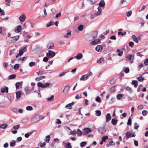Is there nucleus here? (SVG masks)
Here are the masks:
<instances>
[{
    "mask_svg": "<svg viewBox=\"0 0 148 148\" xmlns=\"http://www.w3.org/2000/svg\"><path fill=\"white\" fill-rule=\"evenodd\" d=\"M98 31H95L94 32H92L91 33V36L92 37V38L91 39H89L88 38L86 39L87 40L90 41L91 40H93L94 39L96 38L98 34Z\"/></svg>",
    "mask_w": 148,
    "mask_h": 148,
    "instance_id": "f257e3e1",
    "label": "nucleus"
},
{
    "mask_svg": "<svg viewBox=\"0 0 148 148\" xmlns=\"http://www.w3.org/2000/svg\"><path fill=\"white\" fill-rule=\"evenodd\" d=\"M19 37V36H18L11 37L10 38L9 40L12 43H14L18 40Z\"/></svg>",
    "mask_w": 148,
    "mask_h": 148,
    "instance_id": "f03ea898",
    "label": "nucleus"
},
{
    "mask_svg": "<svg viewBox=\"0 0 148 148\" xmlns=\"http://www.w3.org/2000/svg\"><path fill=\"white\" fill-rule=\"evenodd\" d=\"M47 56L49 58H53L55 55V53L52 51H49L48 53H47Z\"/></svg>",
    "mask_w": 148,
    "mask_h": 148,
    "instance_id": "7ed1b4c3",
    "label": "nucleus"
},
{
    "mask_svg": "<svg viewBox=\"0 0 148 148\" xmlns=\"http://www.w3.org/2000/svg\"><path fill=\"white\" fill-rule=\"evenodd\" d=\"M47 48L48 49H53L54 47V44L53 42L49 41L47 46Z\"/></svg>",
    "mask_w": 148,
    "mask_h": 148,
    "instance_id": "20e7f679",
    "label": "nucleus"
},
{
    "mask_svg": "<svg viewBox=\"0 0 148 148\" xmlns=\"http://www.w3.org/2000/svg\"><path fill=\"white\" fill-rule=\"evenodd\" d=\"M41 117V116L37 115L33 118V121L35 122H37L40 120Z\"/></svg>",
    "mask_w": 148,
    "mask_h": 148,
    "instance_id": "39448f33",
    "label": "nucleus"
},
{
    "mask_svg": "<svg viewBox=\"0 0 148 148\" xmlns=\"http://www.w3.org/2000/svg\"><path fill=\"white\" fill-rule=\"evenodd\" d=\"M89 77V74H85L82 76L80 78V80L85 81Z\"/></svg>",
    "mask_w": 148,
    "mask_h": 148,
    "instance_id": "423d86ee",
    "label": "nucleus"
},
{
    "mask_svg": "<svg viewBox=\"0 0 148 148\" xmlns=\"http://www.w3.org/2000/svg\"><path fill=\"white\" fill-rule=\"evenodd\" d=\"M101 39H97L95 40L94 41H92L91 42V44L92 45H95L97 44H99L100 43V40Z\"/></svg>",
    "mask_w": 148,
    "mask_h": 148,
    "instance_id": "0eeeda50",
    "label": "nucleus"
},
{
    "mask_svg": "<svg viewBox=\"0 0 148 148\" xmlns=\"http://www.w3.org/2000/svg\"><path fill=\"white\" fill-rule=\"evenodd\" d=\"M1 90V92L2 93H4L5 92L6 93H8V88L7 87H5L2 88Z\"/></svg>",
    "mask_w": 148,
    "mask_h": 148,
    "instance_id": "6e6552de",
    "label": "nucleus"
},
{
    "mask_svg": "<svg viewBox=\"0 0 148 148\" xmlns=\"http://www.w3.org/2000/svg\"><path fill=\"white\" fill-rule=\"evenodd\" d=\"M74 102H72L71 103H69L67 104L65 107V108H68L69 109H72V106L74 104Z\"/></svg>",
    "mask_w": 148,
    "mask_h": 148,
    "instance_id": "1a4fd4ad",
    "label": "nucleus"
},
{
    "mask_svg": "<svg viewBox=\"0 0 148 148\" xmlns=\"http://www.w3.org/2000/svg\"><path fill=\"white\" fill-rule=\"evenodd\" d=\"M97 63L100 64H102L104 63V58H101L99 60H97Z\"/></svg>",
    "mask_w": 148,
    "mask_h": 148,
    "instance_id": "9d476101",
    "label": "nucleus"
},
{
    "mask_svg": "<svg viewBox=\"0 0 148 148\" xmlns=\"http://www.w3.org/2000/svg\"><path fill=\"white\" fill-rule=\"evenodd\" d=\"M111 119V117L110 114L109 113H108L106 115V122H108Z\"/></svg>",
    "mask_w": 148,
    "mask_h": 148,
    "instance_id": "9b49d317",
    "label": "nucleus"
},
{
    "mask_svg": "<svg viewBox=\"0 0 148 148\" xmlns=\"http://www.w3.org/2000/svg\"><path fill=\"white\" fill-rule=\"evenodd\" d=\"M98 131L101 134H103L105 133L106 130L104 127H100L98 129Z\"/></svg>",
    "mask_w": 148,
    "mask_h": 148,
    "instance_id": "f8f14e48",
    "label": "nucleus"
},
{
    "mask_svg": "<svg viewBox=\"0 0 148 148\" xmlns=\"http://www.w3.org/2000/svg\"><path fill=\"white\" fill-rule=\"evenodd\" d=\"M103 48V47L101 45H97L95 48L96 50L98 52L101 51Z\"/></svg>",
    "mask_w": 148,
    "mask_h": 148,
    "instance_id": "ddd939ff",
    "label": "nucleus"
},
{
    "mask_svg": "<svg viewBox=\"0 0 148 148\" xmlns=\"http://www.w3.org/2000/svg\"><path fill=\"white\" fill-rule=\"evenodd\" d=\"M21 30V25H18L17 26L16 28L15 29V31L16 32H20Z\"/></svg>",
    "mask_w": 148,
    "mask_h": 148,
    "instance_id": "4468645a",
    "label": "nucleus"
},
{
    "mask_svg": "<svg viewBox=\"0 0 148 148\" xmlns=\"http://www.w3.org/2000/svg\"><path fill=\"white\" fill-rule=\"evenodd\" d=\"M25 18L26 17L24 14L21 15L19 17V19L21 22H23L24 21Z\"/></svg>",
    "mask_w": 148,
    "mask_h": 148,
    "instance_id": "2eb2a0df",
    "label": "nucleus"
},
{
    "mask_svg": "<svg viewBox=\"0 0 148 148\" xmlns=\"http://www.w3.org/2000/svg\"><path fill=\"white\" fill-rule=\"evenodd\" d=\"M69 86H67L65 87L63 90V92L64 94H66L67 93L69 90Z\"/></svg>",
    "mask_w": 148,
    "mask_h": 148,
    "instance_id": "dca6fc26",
    "label": "nucleus"
},
{
    "mask_svg": "<svg viewBox=\"0 0 148 148\" xmlns=\"http://www.w3.org/2000/svg\"><path fill=\"white\" fill-rule=\"evenodd\" d=\"M97 9L98 10V12L96 13H95L97 16L100 15L101 13V8L100 7H98Z\"/></svg>",
    "mask_w": 148,
    "mask_h": 148,
    "instance_id": "f3484780",
    "label": "nucleus"
},
{
    "mask_svg": "<svg viewBox=\"0 0 148 148\" xmlns=\"http://www.w3.org/2000/svg\"><path fill=\"white\" fill-rule=\"evenodd\" d=\"M71 34V31L70 30H68L67 31V34L65 35L64 37L66 38H69Z\"/></svg>",
    "mask_w": 148,
    "mask_h": 148,
    "instance_id": "a211bd4d",
    "label": "nucleus"
},
{
    "mask_svg": "<svg viewBox=\"0 0 148 148\" xmlns=\"http://www.w3.org/2000/svg\"><path fill=\"white\" fill-rule=\"evenodd\" d=\"M131 84L132 85H134V87L135 88H136L138 85V82L137 80H133L132 81Z\"/></svg>",
    "mask_w": 148,
    "mask_h": 148,
    "instance_id": "6ab92c4d",
    "label": "nucleus"
},
{
    "mask_svg": "<svg viewBox=\"0 0 148 148\" xmlns=\"http://www.w3.org/2000/svg\"><path fill=\"white\" fill-rule=\"evenodd\" d=\"M117 87L116 86H114L112 87L110 90V93H113L115 92L116 90L115 89Z\"/></svg>",
    "mask_w": 148,
    "mask_h": 148,
    "instance_id": "aec40b11",
    "label": "nucleus"
},
{
    "mask_svg": "<svg viewBox=\"0 0 148 148\" xmlns=\"http://www.w3.org/2000/svg\"><path fill=\"white\" fill-rule=\"evenodd\" d=\"M82 54L81 53H79L76 55L75 57L77 59L80 60L82 58Z\"/></svg>",
    "mask_w": 148,
    "mask_h": 148,
    "instance_id": "412c9836",
    "label": "nucleus"
},
{
    "mask_svg": "<svg viewBox=\"0 0 148 148\" xmlns=\"http://www.w3.org/2000/svg\"><path fill=\"white\" fill-rule=\"evenodd\" d=\"M16 98L17 99H18L21 97V92L18 91L16 92Z\"/></svg>",
    "mask_w": 148,
    "mask_h": 148,
    "instance_id": "4be33fe9",
    "label": "nucleus"
},
{
    "mask_svg": "<svg viewBox=\"0 0 148 148\" xmlns=\"http://www.w3.org/2000/svg\"><path fill=\"white\" fill-rule=\"evenodd\" d=\"M84 131L87 133H89L92 131L89 128H86L84 129Z\"/></svg>",
    "mask_w": 148,
    "mask_h": 148,
    "instance_id": "5701e85b",
    "label": "nucleus"
},
{
    "mask_svg": "<svg viewBox=\"0 0 148 148\" xmlns=\"http://www.w3.org/2000/svg\"><path fill=\"white\" fill-rule=\"evenodd\" d=\"M134 54H133L132 55H129L127 56V57L129 60H130L132 59V58H133V59H134Z\"/></svg>",
    "mask_w": 148,
    "mask_h": 148,
    "instance_id": "b1692460",
    "label": "nucleus"
},
{
    "mask_svg": "<svg viewBox=\"0 0 148 148\" xmlns=\"http://www.w3.org/2000/svg\"><path fill=\"white\" fill-rule=\"evenodd\" d=\"M132 38L133 39V40L134 41H135V42H136L137 43L138 42V39H137V38L136 36H135L134 35H133L132 36Z\"/></svg>",
    "mask_w": 148,
    "mask_h": 148,
    "instance_id": "393cba45",
    "label": "nucleus"
},
{
    "mask_svg": "<svg viewBox=\"0 0 148 148\" xmlns=\"http://www.w3.org/2000/svg\"><path fill=\"white\" fill-rule=\"evenodd\" d=\"M125 89L126 90L128 91L130 93H131L132 92V89L131 88H130L129 86H126L125 88Z\"/></svg>",
    "mask_w": 148,
    "mask_h": 148,
    "instance_id": "a878e982",
    "label": "nucleus"
},
{
    "mask_svg": "<svg viewBox=\"0 0 148 148\" xmlns=\"http://www.w3.org/2000/svg\"><path fill=\"white\" fill-rule=\"evenodd\" d=\"M105 2L103 0L101 1L99 3V5L100 7H103L105 6Z\"/></svg>",
    "mask_w": 148,
    "mask_h": 148,
    "instance_id": "bb28decb",
    "label": "nucleus"
},
{
    "mask_svg": "<svg viewBox=\"0 0 148 148\" xmlns=\"http://www.w3.org/2000/svg\"><path fill=\"white\" fill-rule=\"evenodd\" d=\"M115 145V143L113 141H112L107 143L106 144V146L107 147H109L110 145Z\"/></svg>",
    "mask_w": 148,
    "mask_h": 148,
    "instance_id": "cd10ccee",
    "label": "nucleus"
},
{
    "mask_svg": "<svg viewBox=\"0 0 148 148\" xmlns=\"http://www.w3.org/2000/svg\"><path fill=\"white\" fill-rule=\"evenodd\" d=\"M117 122V120L115 119H112V123L114 125L116 124Z\"/></svg>",
    "mask_w": 148,
    "mask_h": 148,
    "instance_id": "c85d7f7f",
    "label": "nucleus"
},
{
    "mask_svg": "<svg viewBox=\"0 0 148 148\" xmlns=\"http://www.w3.org/2000/svg\"><path fill=\"white\" fill-rule=\"evenodd\" d=\"M16 77V75L15 74H13L9 75L8 77V78L9 79H12L15 78Z\"/></svg>",
    "mask_w": 148,
    "mask_h": 148,
    "instance_id": "c756f323",
    "label": "nucleus"
},
{
    "mask_svg": "<svg viewBox=\"0 0 148 148\" xmlns=\"http://www.w3.org/2000/svg\"><path fill=\"white\" fill-rule=\"evenodd\" d=\"M117 52H118V55L120 56H121L123 54V51L122 50H120L119 49H118L117 50Z\"/></svg>",
    "mask_w": 148,
    "mask_h": 148,
    "instance_id": "7c9ffc66",
    "label": "nucleus"
},
{
    "mask_svg": "<svg viewBox=\"0 0 148 148\" xmlns=\"http://www.w3.org/2000/svg\"><path fill=\"white\" fill-rule=\"evenodd\" d=\"M45 78V76H42L40 77H38L36 79V80L37 81H39Z\"/></svg>",
    "mask_w": 148,
    "mask_h": 148,
    "instance_id": "2f4dec72",
    "label": "nucleus"
},
{
    "mask_svg": "<svg viewBox=\"0 0 148 148\" xmlns=\"http://www.w3.org/2000/svg\"><path fill=\"white\" fill-rule=\"evenodd\" d=\"M116 80V79L112 78L110 81V83L111 84H113L115 82Z\"/></svg>",
    "mask_w": 148,
    "mask_h": 148,
    "instance_id": "473e14b6",
    "label": "nucleus"
},
{
    "mask_svg": "<svg viewBox=\"0 0 148 148\" xmlns=\"http://www.w3.org/2000/svg\"><path fill=\"white\" fill-rule=\"evenodd\" d=\"M132 134L131 132H127L126 133V136L127 138H129L131 137Z\"/></svg>",
    "mask_w": 148,
    "mask_h": 148,
    "instance_id": "72a5a7b5",
    "label": "nucleus"
},
{
    "mask_svg": "<svg viewBox=\"0 0 148 148\" xmlns=\"http://www.w3.org/2000/svg\"><path fill=\"white\" fill-rule=\"evenodd\" d=\"M138 81L142 82L144 80V78L140 75L138 77Z\"/></svg>",
    "mask_w": 148,
    "mask_h": 148,
    "instance_id": "f704fd0d",
    "label": "nucleus"
},
{
    "mask_svg": "<svg viewBox=\"0 0 148 148\" xmlns=\"http://www.w3.org/2000/svg\"><path fill=\"white\" fill-rule=\"evenodd\" d=\"M96 115L97 116H100L101 115V112L99 110H97L95 111Z\"/></svg>",
    "mask_w": 148,
    "mask_h": 148,
    "instance_id": "c9c22d12",
    "label": "nucleus"
},
{
    "mask_svg": "<svg viewBox=\"0 0 148 148\" xmlns=\"http://www.w3.org/2000/svg\"><path fill=\"white\" fill-rule=\"evenodd\" d=\"M65 147L67 148H71V144L69 143H65Z\"/></svg>",
    "mask_w": 148,
    "mask_h": 148,
    "instance_id": "e433bc0d",
    "label": "nucleus"
},
{
    "mask_svg": "<svg viewBox=\"0 0 148 148\" xmlns=\"http://www.w3.org/2000/svg\"><path fill=\"white\" fill-rule=\"evenodd\" d=\"M123 96V95L122 94H119L117 95L116 96V98L117 99L120 100L121 99Z\"/></svg>",
    "mask_w": 148,
    "mask_h": 148,
    "instance_id": "4c0bfd02",
    "label": "nucleus"
},
{
    "mask_svg": "<svg viewBox=\"0 0 148 148\" xmlns=\"http://www.w3.org/2000/svg\"><path fill=\"white\" fill-rule=\"evenodd\" d=\"M108 136H104L102 138V140L103 141L105 142V140L108 139Z\"/></svg>",
    "mask_w": 148,
    "mask_h": 148,
    "instance_id": "58836bf2",
    "label": "nucleus"
},
{
    "mask_svg": "<svg viewBox=\"0 0 148 148\" xmlns=\"http://www.w3.org/2000/svg\"><path fill=\"white\" fill-rule=\"evenodd\" d=\"M46 73L45 71H40L38 72H37V73L38 75H41L43 74Z\"/></svg>",
    "mask_w": 148,
    "mask_h": 148,
    "instance_id": "ea45409f",
    "label": "nucleus"
},
{
    "mask_svg": "<svg viewBox=\"0 0 148 148\" xmlns=\"http://www.w3.org/2000/svg\"><path fill=\"white\" fill-rule=\"evenodd\" d=\"M36 63L34 62H31L29 63V65L30 67H32L36 65Z\"/></svg>",
    "mask_w": 148,
    "mask_h": 148,
    "instance_id": "a19ab883",
    "label": "nucleus"
},
{
    "mask_svg": "<svg viewBox=\"0 0 148 148\" xmlns=\"http://www.w3.org/2000/svg\"><path fill=\"white\" fill-rule=\"evenodd\" d=\"M26 109L27 110L31 111L33 109V108L32 106H28L26 108Z\"/></svg>",
    "mask_w": 148,
    "mask_h": 148,
    "instance_id": "79ce46f5",
    "label": "nucleus"
},
{
    "mask_svg": "<svg viewBox=\"0 0 148 148\" xmlns=\"http://www.w3.org/2000/svg\"><path fill=\"white\" fill-rule=\"evenodd\" d=\"M7 126V125L6 124H1L0 125V128L4 129L6 128Z\"/></svg>",
    "mask_w": 148,
    "mask_h": 148,
    "instance_id": "37998d69",
    "label": "nucleus"
},
{
    "mask_svg": "<svg viewBox=\"0 0 148 148\" xmlns=\"http://www.w3.org/2000/svg\"><path fill=\"white\" fill-rule=\"evenodd\" d=\"M84 28V26L82 25H80L78 27V29L79 31H82Z\"/></svg>",
    "mask_w": 148,
    "mask_h": 148,
    "instance_id": "c03bdc74",
    "label": "nucleus"
},
{
    "mask_svg": "<svg viewBox=\"0 0 148 148\" xmlns=\"http://www.w3.org/2000/svg\"><path fill=\"white\" fill-rule=\"evenodd\" d=\"M148 113V111L146 110H143L142 112V114L143 116H145Z\"/></svg>",
    "mask_w": 148,
    "mask_h": 148,
    "instance_id": "a18cd8bd",
    "label": "nucleus"
},
{
    "mask_svg": "<svg viewBox=\"0 0 148 148\" xmlns=\"http://www.w3.org/2000/svg\"><path fill=\"white\" fill-rule=\"evenodd\" d=\"M126 34V32H124L123 33L121 32H118V34L119 35L121 34L122 36L125 35Z\"/></svg>",
    "mask_w": 148,
    "mask_h": 148,
    "instance_id": "49530a36",
    "label": "nucleus"
},
{
    "mask_svg": "<svg viewBox=\"0 0 148 148\" xmlns=\"http://www.w3.org/2000/svg\"><path fill=\"white\" fill-rule=\"evenodd\" d=\"M19 66V65L18 64H15L14 66V69L15 70H17Z\"/></svg>",
    "mask_w": 148,
    "mask_h": 148,
    "instance_id": "de8ad7c7",
    "label": "nucleus"
},
{
    "mask_svg": "<svg viewBox=\"0 0 148 148\" xmlns=\"http://www.w3.org/2000/svg\"><path fill=\"white\" fill-rule=\"evenodd\" d=\"M20 127V125H17L14 126L13 127V128L14 130H17Z\"/></svg>",
    "mask_w": 148,
    "mask_h": 148,
    "instance_id": "09e8293b",
    "label": "nucleus"
},
{
    "mask_svg": "<svg viewBox=\"0 0 148 148\" xmlns=\"http://www.w3.org/2000/svg\"><path fill=\"white\" fill-rule=\"evenodd\" d=\"M53 24H54V23H53L51 21H50L49 23L47 24V27H49L51 25H53Z\"/></svg>",
    "mask_w": 148,
    "mask_h": 148,
    "instance_id": "8fccbe9b",
    "label": "nucleus"
},
{
    "mask_svg": "<svg viewBox=\"0 0 148 148\" xmlns=\"http://www.w3.org/2000/svg\"><path fill=\"white\" fill-rule=\"evenodd\" d=\"M139 127V125H138L136 123H135L134 124V129L135 130H137Z\"/></svg>",
    "mask_w": 148,
    "mask_h": 148,
    "instance_id": "3c124183",
    "label": "nucleus"
},
{
    "mask_svg": "<svg viewBox=\"0 0 148 148\" xmlns=\"http://www.w3.org/2000/svg\"><path fill=\"white\" fill-rule=\"evenodd\" d=\"M131 122L132 120H131V118L130 117L128 120L127 125H131Z\"/></svg>",
    "mask_w": 148,
    "mask_h": 148,
    "instance_id": "603ef678",
    "label": "nucleus"
},
{
    "mask_svg": "<svg viewBox=\"0 0 148 148\" xmlns=\"http://www.w3.org/2000/svg\"><path fill=\"white\" fill-rule=\"evenodd\" d=\"M86 144V142L84 141L81 142L80 143V146L81 147H83Z\"/></svg>",
    "mask_w": 148,
    "mask_h": 148,
    "instance_id": "864d4df0",
    "label": "nucleus"
},
{
    "mask_svg": "<svg viewBox=\"0 0 148 148\" xmlns=\"http://www.w3.org/2000/svg\"><path fill=\"white\" fill-rule=\"evenodd\" d=\"M50 136L49 135L47 136L46 137V141L47 142H49L50 140Z\"/></svg>",
    "mask_w": 148,
    "mask_h": 148,
    "instance_id": "5fc2aeb1",
    "label": "nucleus"
},
{
    "mask_svg": "<svg viewBox=\"0 0 148 148\" xmlns=\"http://www.w3.org/2000/svg\"><path fill=\"white\" fill-rule=\"evenodd\" d=\"M130 70L128 67L126 68L124 70V71L126 73H128L129 72Z\"/></svg>",
    "mask_w": 148,
    "mask_h": 148,
    "instance_id": "6e6d98bb",
    "label": "nucleus"
},
{
    "mask_svg": "<svg viewBox=\"0 0 148 148\" xmlns=\"http://www.w3.org/2000/svg\"><path fill=\"white\" fill-rule=\"evenodd\" d=\"M143 106L142 105H139L137 109L138 110H141L142 109H143Z\"/></svg>",
    "mask_w": 148,
    "mask_h": 148,
    "instance_id": "4d7b16f0",
    "label": "nucleus"
},
{
    "mask_svg": "<svg viewBox=\"0 0 148 148\" xmlns=\"http://www.w3.org/2000/svg\"><path fill=\"white\" fill-rule=\"evenodd\" d=\"M53 95H52L50 97L48 98L47 100L49 101H52L53 100Z\"/></svg>",
    "mask_w": 148,
    "mask_h": 148,
    "instance_id": "13d9d810",
    "label": "nucleus"
},
{
    "mask_svg": "<svg viewBox=\"0 0 148 148\" xmlns=\"http://www.w3.org/2000/svg\"><path fill=\"white\" fill-rule=\"evenodd\" d=\"M21 84L20 82H17L16 83V89H18L19 86H20V85Z\"/></svg>",
    "mask_w": 148,
    "mask_h": 148,
    "instance_id": "bf43d9fd",
    "label": "nucleus"
},
{
    "mask_svg": "<svg viewBox=\"0 0 148 148\" xmlns=\"http://www.w3.org/2000/svg\"><path fill=\"white\" fill-rule=\"evenodd\" d=\"M89 1V3L91 4H93L95 2V0H87Z\"/></svg>",
    "mask_w": 148,
    "mask_h": 148,
    "instance_id": "052dcab7",
    "label": "nucleus"
},
{
    "mask_svg": "<svg viewBox=\"0 0 148 148\" xmlns=\"http://www.w3.org/2000/svg\"><path fill=\"white\" fill-rule=\"evenodd\" d=\"M77 133L79 135V136H81L82 135V133L81 131L79 129H78L77 130Z\"/></svg>",
    "mask_w": 148,
    "mask_h": 148,
    "instance_id": "680f3d73",
    "label": "nucleus"
},
{
    "mask_svg": "<svg viewBox=\"0 0 148 148\" xmlns=\"http://www.w3.org/2000/svg\"><path fill=\"white\" fill-rule=\"evenodd\" d=\"M97 16L95 14H92L90 16V18L92 19H94Z\"/></svg>",
    "mask_w": 148,
    "mask_h": 148,
    "instance_id": "e2e57ef3",
    "label": "nucleus"
},
{
    "mask_svg": "<svg viewBox=\"0 0 148 148\" xmlns=\"http://www.w3.org/2000/svg\"><path fill=\"white\" fill-rule=\"evenodd\" d=\"M61 121L59 119H57L56 120V124H61Z\"/></svg>",
    "mask_w": 148,
    "mask_h": 148,
    "instance_id": "0e129e2a",
    "label": "nucleus"
},
{
    "mask_svg": "<svg viewBox=\"0 0 148 148\" xmlns=\"http://www.w3.org/2000/svg\"><path fill=\"white\" fill-rule=\"evenodd\" d=\"M48 58L47 57H45L43 58V61L44 62H47L48 60Z\"/></svg>",
    "mask_w": 148,
    "mask_h": 148,
    "instance_id": "69168bd1",
    "label": "nucleus"
},
{
    "mask_svg": "<svg viewBox=\"0 0 148 148\" xmlns=\"http://www.w3.org/2000/svg\"><path fill=\"white\" fill-rule=\"evenodd\" d=\"M132 12L131 11H129L127 12L126 14L127 16L128 17L130 16L132 14Z\"/></svg>",
    "mask_w": 148,
    "mask_h": 148,
    "instance_id": "338daca9",
    "label": "nucleus"
},
{
    "mask_svg": "<svg viewBox=\"0 0 148 148\" xmlns=\"http://www.w3.org/2000/svg\"><path fill=\"white\" fill-rule=\"evenodd\" d=\"M144 64L145 65H148V59H147L145 60L144 61Z\"/></svg>",
    "mask_w": 148,
    "mask_h": 148,
    "instance_id": "774afa93",
    "label": "nucleus"
}]
</instances>
